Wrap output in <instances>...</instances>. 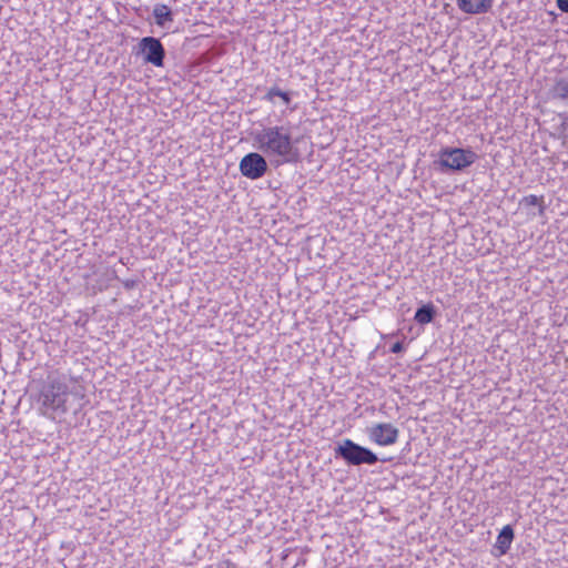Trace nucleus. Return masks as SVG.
<instances>
[{
  "label": "nucleus",
  "mask_w": 568,
  "mask_h": 568,
  "mask_svg": "<svg viewBox=\"0 0 568 568\" xmlns=\"http://www.w3.org/2000/svg\"><path fill=\"white\" fill-rule=\"evenodd\" d=\"M403 348H404V347H403V344H402L400 342H397V343H395V344L392 346L390 352H392V353H395V354H396V353H400V352L403 351Z\"/></svg>",
  "instance_id": "nucleus-17"
},
{
  "label": "nucleus",
  "mask_w": 568,
  "mask_h": 568,
  "mask_svg": "<svg viewBox=\"0 0 568 568\" xmlns=\"http://www.w3.org/2000/svg\"><path fill=\"white\" fill-rule=\"evenodd\" d=\"M557 7L561 12L568 13V0H557Z\"/></svg>",
  "instance_id": "nucleus-15"
},
{
  "label": "nucleus",
  "mask_w": 568,
  "mask_h": 568,
  "mask_svg": "<svg viewBox=\"0 0 568 568\" xmlns=\"http://www.w3.org/2000/svg\"><path fill=\"white\" fill-rule=\"evenodd\" d=\"M132 285H133V283H125V286H126V287H130V286H132Z\"/></svg>",
  "instance_id": "nucleus-19"
},
{
  "label": "nucleus",
  "mask_w": 568,
  "mask_h": 568,
  "mask_svg": "<svg viewBox=\"0 0 568 568\" xmlns=\"http://www.w3.org/2000/svg\"><path fill=\"white\" fill-rule=\"evenodd\" d=\"M477 159V154L470 149L445 148L439 152V165L442 170L462 171L470 166Z\"/></svg>",
  "instance_id": "nucleus-4"
},
{
  "label": "nucleus",
  "mask_w": 568,
  "mask_h": 568,
  "mask_svg": "<svg viewBox=\"0 0 568 568\" xmlns=\"http://www.w3.org/2000/svg\"><path fill=\"white\" fill-rule=\"evenodd\" d=\"M72 379L64 375L51 373L42 382L38 402L42 415L55 419L68 413L75 399L84 397L81 386L71 385Z\"/></svg>",
  "instance_id": "nucleus-1"
},
{
  "label": "nucleus",
  "mask_w": 568,
  "mask_h": 568,
  "mask_svg": "<svg viewBox=\"0 0 568 568\" xmlns=\"http://www.w3.org/2000/svg\"><path fill=\"white\" fill-rule=\"evenodd\" d=\"M435 314L436 312L434 305L427 304L417 308L414 318L418 324H428L434 320Z\"/></svg>",
  "instance_id": "nucleus-12"
},
{
  "label": "nucleus",
  "mask_w": 568,
  "mask_h": 568,
  "mask_svg": "<svg viewBox=\"0 0 568 568\" xmlns=\"http://www.w3.org/2000/svg\"><path fill=\"white\" fill-rule=\"evenodd\" d=\"M549 94L552 99L568 103V77L557 79L549 90Z\"/></svg>",
  "instance_id": "nucleus-9"
},
{
  "label": "nucleus",
  "mask_w": 568,
  "mask_h": 568,
  "mask_svg": "<svg viewBox=\"0 0 568 568\" xmlns=\"http://www.w3.org/2000/svg\"><path fill=\"white\" fill-rule=\"evenodd\" d=\"M561 135L564 139L568 140V119L561 124Z\"/></svg>",
  "instance_id": "nucleus-16"
},
{
  "label": "nucleus",
  "mask_w": 568,
  "mask_h": 568,
  "mask_svg": "<svg viewBox=\"0 0 568 568\" xmlns=\"http://www.w3.org/2000/svg\"><path fill=\"white\" fill-rule=\"evenodd\" d=\"M219 568H237V567L230 560H224V561L220 562Z\"/></svg>",
  "instance_id": "nucleus-18"
},
{
  "label": "nucleus",
  "mask_w": 568,
  "mask_h": 568,
  "mask_svg": "<svg viewBox=\"0 0 568 568\" xmlns=\"http://www.w3.org/2000/svg\"><path fill=\"white\" fill-rule=\"evenodd\" d=\"M523 204L526 206H535L537 205L539 207V215H544L545 213V205L542 202V197H538L537 195L530 194L528 196H525L521 201Z\"/></svg>",
  "instance_id": "nucleus-14"
},
{
  "label": "nucleus",
  "mask_w": 568,
  "mask_h": 568,
  "mask_svg": "<svg viewBox=\"0 0 568 568\" xmlns=\"http://www.w3.org/2000/svg\"><path fill=\"white\" fill-rule=\"evenodd\" d=\"M513 539H514V530H513L511 526L507 525L500 530V532L497 537V542H496V547L499 549L501 555H504L508 551V549L510 548V545L513 542Z\"/></svg>",
  "instance_id": "nucleus-11"
},
{
  "label": "nucleus",
  "mask_w": 568,
  "mask_h": 568,
  "mask_svg": "<svg viewBox=\"0 0 568 568\" xmlns=\"http://www.w3.org/2000/svg\"><path fill=\"white\" fill-rule=\"evenodd\" d=\"M254 142L268 158H277L281 162H295L298 159V151L294 146L291 132L284 126L263 128L254 135Z\"/></svg>",
  "instance_id": "nucleus-2"
},
{
  "label": "nucleus",
  "mask_w": 568,
  "mask_h": 568,
  "mask_svg": "<svg viewBox=\"0 0 568 568\" xmlns=\"http://www.w3.org/2000/svg\"><path fill=\"white\" fill-rule=\"evenodd\" d=\"M139 53L143 55L145 63H151L154 67H163L165 50L158 38H142L139 42Z\"/></svg>",
  "instance_id": "nucleus-5"
},
{
  "label": "nucleus",
  "mask_w": 568,
  "mask_h": 568,
  "mask_svg": "<svg viewBox=\"0 0 568 568\" xmlns=\"http://www.w3.org/2000/svg\"><path fill=\"white\" fill-rule=\"evenodd\" d=\"M399 430L389 423H381L368 428L371 440L381 446H389L397 442Z\"/></svg>",
  "instance_id": "nucleus-7"
},
{
  "label": "nucleus",
  "mask_w": 568,
  "mask_h": 568,
  "mask_svg": "<svg viewBox=\"0 0 568 568\" xmlns=\"http://www.w3.org/2000/svg\"><path fill=\"white\" fill-rule=\"evenodd\" d=\"M240 171L243 176L257 180L267 171V162L265 158L256 152H252L243 156L240 162Z\"/></svg>",
  "instance_id": "nucleus-6"
},
{
  "label": "nucleus",
  "mask_w": 568,
  "mask_h": 568,
  "mask_svg": "<svg viewBox=\"0 0 568 568\" xmlns=\"http://www.w3.org/2000/svg\"><path fill=\"white\" fill-rule=\"evenodd\" d=\"M457 6L467 14H481L491 9L493 0H457Z\"/></svg>",
  "instance_id": "nucleus-8"
},
{
  "label": "nucleus",
  "mask_w": 568,
  "mask_h": 568,
  "mask_svg": "<svg viewBox=\"0 0 568 568\" xmlns=\"http://www.w3.org/2000/svg\"><path fill=\"white\" fill-rule=\"evenodd\" d=\"M278 97L284 105H290L291 103V93L286 91H282L278 87L271 88L267 93L264 95V100L274 103V99Z\"/></svg>",
  "instance_id": "nucleus-13"
},
{
  "label": "nucleus",
  "mask_w": 568,
  "mask_h": 568,
  "mask_svg": "<svg viewBox=\"0 0 568 568\" xmlns=\"http://www.w3.org/2000/svg\"><path fill=\"white\" fill-rule=\"evenodd\" d=\"M334 452L336 458H342L347 465L352 466H359L362 464L374 465L378 462V457L374 452L348 438L342 440Z\"/></svg>",
  "instance_id": "nucleus-3"
},
{
  "label": "nucleus",
  "mask_w": 568,
  "mask_h": 568,
  "mask_svg": "<svg viewBox=\"0 0 568 568\" xmlns=\"http://www.w3.org/2000/svg\"><path fill=\"white\" fill-rule=\"evenodd\" d=\"M152 13L155 19V23L160 27H164L168 22L173 21V13L166 4L156 3Z\"/></svg>",
  "instance_id": "nucleus-10"
}]
</instances>
